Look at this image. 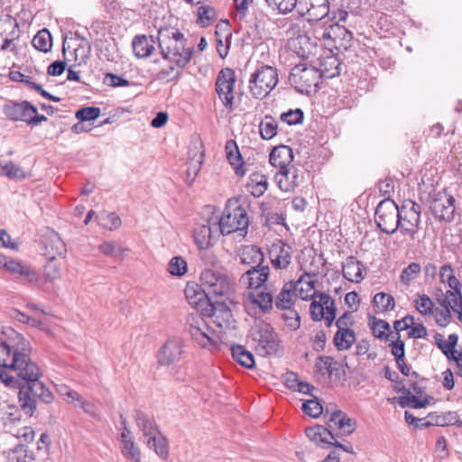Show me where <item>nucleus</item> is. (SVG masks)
<instances>
[{"instance_id":"nucleus-1","label":"nucleus","mask_w":462,"mask_h":462,"mask_svg":"<svg viewBox=\"0 0 462 462\" xmlns=\"http://www.w3.org/2000/svg\"><path fill=\"white\" fill-rule=\"evenodd\" d=\"M12 337H0V382L11 389H18V403L25 415L32 417L38 402L51 403V391L40 380L42 375L38 364L32 360L31 343L12 330Z\"/></svg>"},{"instance_id":"nucleus-2","label":"nucleus","mask_w":462,"mask_h":462,"mask_svg":"<svg viewBox=\"0 0 462 462\" xmlns=\"http://www.w3.org/2000/svg\"><path fill=\"white\" fill-rule=\"evenodd\" d=\"M158 46L162 58L182 69L190 60L194 46H187L184 34L172 27L161 28L157 35Z\"/></svg>"},{"instance_id":"nucleus-3","label":"nucleus","mask_w":462,"mask_h":462,"mask_svg":"<svg viewBox=\"0 0 462 462\" xmlns=\"http://www.w3.org/2000/svg\"><path fill=\"white\" fill-rule=\"evenodd\" d=\"M134 419L138 430L143 433V442L153 449L158 457L166 460L169 457V442L155 420L141 410L134 411Z\"/></svg>"},{"instance_id":"nucleus-4","label":"nucleus","mask_w":462,"mask_h":462,"mask_svg":"<svg viewBox=\"0 0 462 462\" xmlns=\"http://www.w3.org/2000/svg\"><path fill=\"white\" fill-rule=\"evenodd\" d=\"M185 329L190 338L202 348L213 350L218 346V337L206 319L199 313L187 316Z\"/></svg>"},{"instance_id":"nucleus-5","label":"nucleus","mask_w":462,"mask_h":462,"mask_svg":"<svg viewBox=\"0 0 462 462\" xmlns=\"http://www.w3.org/2000/svg\"><path fill=\"white\" fill-rule=\"evenodd\" d=\"M278 81L277 69L262 64L251 74L248 88L254 98L263 99L277 86Z\"/></svg>"},{"instance_id":"nucleus-6","label":"nucleus","mask_w":462,"mask_h":462,"mask_svg":"<svg viewBox=\"0 0 462 462\" xmlns=\"http://www.w3.org/2000/svg\"><path fill=\"white\" fill-rule=\"evenodd\" d=\"M217 224L219 233L223 236L236 231L244 232L245 236L249 226V218L246 210L241 205L227 204Z\"/></svg>"},{"instance_id":"nucleus-7","label":"nucleus","mask_w":462,"mask_h":462,"mask_svg":"<svg viewBox=\"0 0 462 462\" xmlns=\"http://www.w3.org/2000/svg\"><path fill=\"white\" fill-rule=\"evenodd\" d=\"M399 229L403 236L414 241L421 225V207L411 199H404L399 206Z\"/></svg>"},{"instance_id":"nucleus-8","label":"nucleus","mask_w":462,"mask_h":462,"mask_svg":"<svg viewBox=\"0 0 462 462\" xmlns=\"http://www.w3.org/2000/svg\"><path fill=\"white\" fill-rule=\"evenodd\" d=\"M319 69L305 63L295 65L289 75L288 80L295 90L301 94H310L319 83Z\"/></svg>"},{"instance_id":"nucleus-9","label":"nucleus","mask_w":462,"mask_h":462,"mask_svg":"<svg viewBox=\"0 0 462 462\" xmlns=\"http://www.w3.org/2000/svg\"><path fill=\"white\" fill-rule=\"evenodd\" d=\"M399 205L387 198L376 207L374 221L377 227L387 235H393L399 229Z\"/></svg>"},{"instance_id":"nucleus-10","label":"nucleus","mask_w":462,"mask_h":462,"mask_svg":"<svg viewBox=\"0 0 462 462\" xmlns=\"http://www.w3.org/2000/svg\"><path fill=\"white\" fill-rule=\"evenodd\" d=\"M236 79L235 70L224 68L218 72L215 83L217 97L229 112L234 110Z\"/></svg>"},{"instance_id":"nucleus-11","label":"nucleus","mask_w":462,"mask_h":462,"mask_svg":"<svg viewBox=\"0 0 462 462\" xmlns=\"http://www.w3.org/2000/svg\"><path fill=\"white\" fill-rule=\"evenodd\" d=\"M319 300L310 303V317L314 321L325 320L326 326L330 327L337 316L335 300L325 292H319Z\"/></svg>"},{"instance_id":"nucleus-12","label":"nucleus","mask_w":462,"mask_h":462,"mask_svg":"<svg viewBox=\"0 0 462 462\" xmlns=\"http://www.w3.org/2000/svg\"><path fill=\"white\" fill-rule=\"evenodd\" d=\"M255 348L261 356H272L277 353L280 341L277 334L269 324L260 326L253 332Z\"/></svg>"},{"instance_id":"nucleus-13","label":"nucleus","mask_w":462,"mask_h":462,"mask_svg":"<svg viewBox=\"0 0 462 462\" xmlns=\"http://www.w3.org/2000/svg\"><path fill=\"white\" fill-rule=\"evenodd\" d=\"M218 232L217 221L212 222V219L197 224L193 229V239L198 248L206 250L213 246L219 236Z\"/></svg>"},{"instance_id":"nucleus-14","label":"nucleus","mask_w":462,"mask_h":462,"mask_svg":"<svg viewBox=\"0 0 462 462\" xmlns=\"http://www.w3.org/2000/svg\"><path fill=\"white\" fill-rule=\"evenodd\" d=\"M20 37L19 24L10 15L0 16V51H16L14 42Z\"/></svg>"},{"instance_id":"nucleus-15","label":"nucleus","mask_w":462,"mask_h":462,"mask_svg":"<svg viewBox=\"0 0 462 462\" xmlns=\"http://www.w3.org/2000/svg\"><path fill=\"white\" fill-rule=\"evenodd\" d=\"M455 210V199L448 193H439L430 203V211L439 221L450 222L454 217Z\"/></svg>"},{"instance_id":"nucleus-16","label":"nucleus","mask_w":462,"mask_h":462,"mask_svg":"<svg viewBox=\"0 0 462 462\" xmlns=\"http://www.w3.org/2000/svg\"><path fill=\"white\" fill-rule=\"evenodd\" d=\"M3 113L11 121L27 124L30 114L36 113V106L29 101H7L3 106Z\"/></svg>"},{"instance_id":"nucleus-17","label":"nucleus","mask_w":462,"mask_h":462,"mask_svg":"<svg viewBox=\"0 0 462 462\" xmlns=\"http://www.w3.org/2000/svg\"><path fill=\"white\" fill-rule=\"evenodd\" d=\"M121 419L123 425L120 433L121 453L126 459L133 462H141V450L134 441L132 431L128 428L126 419L123 418V416H121Z\"/></svg>"},{"instance_id":"nucleus-18","label":"nucleus","mask_w":462,"mask_h":462,"mask_svg":"<svg viewBox=\"0 0 462 462\" xmlns=\"http://www.w3.org/2000/svg\"><path fill=\"white\" fill-rule=\"evenodd\" d=\"M291 246L282 241L271 245L268 250L269 258L273 268L284 270L291 263Z\"/></svg>"},{"instance_id":"nucleus-19","label":"nucleus","mask_w":462,"mask_h":462,"mask_svg":"<svg viewBox=\"0 0 462 462\" xmlns=\"http://www.w3.org/2000/svg\"><path fill=\"white\" fill-rule=\"evenodd\" d=\"M264 30V15H255L245 26L242 33V42L244 45L256 46L262 42Z\"/></svg>"},{"instance_id":"nucleus-20","label":"nucleus","mask_w":462,"mask_h":462,"mask_svg":"<svg viewBox=\"0 0 462 462\" xmlns=\"http://www.w3.org/2000/svg\"><path fill=\"white\" fill-rule=\"evenodd\" d=\"M182 343L180 338L168 339L158 353V362L161 365H170L179 361L182 356Z\"/></svg>"},{"instance_id":"nucleus-21","label":"nucleus","mask_w":462,"mask_h":462,"mask_svg":"<svg viewBox=\"0 0 462 462\" xmlns=\"http://www.w3.org/2000/svg\"><path fill=\"white\" fill-rule=\"evenodd\" d=\"M274 289L272 284L266 283L259 290L248 293V299L256 305L263 312L270 311L274 304Z\"/></svg>"},{"instance_id":"nucleus-22","label":"nucleus","mask_w":462,"mask_h":462,"mask_svg":"<svg viewBox=\"0 0 462 462\" xmlns=\"http://www.w3.org/2000/svg\"><path fill=\"white\" fill-rule=\"evenodd\" d=\"M270 275L268 265L259 268H249L240 278V282L247 285L250 289L259 290L265 285Z\"/></svg>"},{"instance_id":"nucleus-23","label":"nucleus","mask_w":462,"mask_h":462,"mask_svg":"<svg viewBox=\"0 0 462 462\" xmlns=\"http://www.w3.org/2000/svg\"><path fill=\"white\" fill-rule=\"evenodd\" d=\"M274 180L279 189L284 192L293 190L301 182L299 171L293 166L279 170L274 175Z\"/></svg>"},{"instance_id":"nucleus-24","label":"nucleus","mask_w":462,"mask_h":462,"mask_svg":"<svg viewBox=\"0 0 462 462\" xmlns=\"http://www.w3.org/2000/svg\"><path fill=\"white\" fill-rule=\"evenodd\" d=\"M325 418L328 422H333L344 436L351 435L356 430V420L347 417L346 413L340 410H335L329 412L328 409H327Z\"/></svg>"},{"instance_id":"nucleus-25","label":"nucleus","mask_w":462,"mask_h":462,"mask_svg":"<svg viewBox=\"0 0 462 462\" xmlns=\"http://www.w3.org/2000/svg\"><path fill=\"white\" fill-rule=\"evenodd\" d=\"M240 263L249 268H259L264 266V255L261 248L254 245L243 246L238 254Z\"/></svg>"},{"instance_id":"nucleus-26","label":"nucleus","mask_w":462,"mask_h":462,"mask_svg":"<svg viewBox=\"0 0 462 462\" xmlns=\"http://www.w3.org/2000/svg\"><path fill=\"white\" fill-rule=\"evenodd\" d=\"M297 282H288L284 283L281 291L274 300V305L278 310H289L297 300Z\"/></svg>"},{"instance_id":"nucleus-27","label":"nucleus","mask_w":462,"mask_h":462,"mask_svg":"<svg viewBox=\"0 0 462 462\" xmlns=\"http://www.w3.org/2000/svg\"><path fill=\"white\" fill-rule=\"evenodd\" d=\"M293 161V151L288 145L275 146L270 152L269 162L275 167L282 170L291 165Z\"/></svg>"},{"instance_id":"nucleus-28","label":"nucleus","mask_w":462,"mask_h":462,"mask_svg":"<svg viewBox=\"0 0 462 462\" xmlns=\"http://www.w3.org/2000/svg\"><path fill=\"white\" fill-rule=\"evenodd\" d=\"M305 434L310 441L322 448H330L332 440H335L334 434L321 425L306 428Z\"/></svg>"},{"instance_id":"nucleus-29","label":"nucleus","mask_w":462,"mask_h":462,"mask_svg":"<svg viewBox=\"0 0 462 462\" xmlns=\"http://www.w3.org/2000/svg\"><path fill=\"white\" fill-rule=\"evenodd\" d=\"M3 267L8 272L16 274L21 278H23L30 283H33L38 281L39 275L35 270L30 266L23 264L21 262L13 259H5V263H3Z\"/></svg>"},{"instance_id":"nucleus-30","label":"nucleus","mask_w":462,"mask_h":462,"mask_svg":"<svg viewBox=\"0 0 462 462\" xmlns=\"http://www.w3.org/2000/svg\"><path fill=\"white\" fill-rule=\"evenodd\" d=\"M363 263L354 256H348L342 263L343 277L349 282H360L363 279Z\"/></svg>"},{"instance_id":"nucleus-31","label":"nucleus","mask_w":462,"mask_h":462,"mask_svg":"<svg viewBox=\"0 0 462 462\" xmlns=\"http://www.w3.org/2000/svg\"><path fill=\"white\" fill-rule=\"evenodd\" d=\"M395 391L405 394L404 396H400L398 398V403L402 408L410 406L413 409H421L429 404L430 400L433 399V397L429 395H427L424 399H419L416 395H412L411 389L407 388L403 384L400 387H397Z\"/></svg>"},{"instance_id":"nucleus-32","label":"nucleus","mask_w":462,"mask_h":462,"mask_svg":"<svg viewBox=\"0 0 462 462\" xmlns=\"http://www.w3.org/2000/svg\"><path fill=\"white\" fill-rule=\"evenodd\" d=\"M225 149L226 152V158L229 163L233 166L236 174L241 177L244 176L246 172L245 169L244 168L245 162L236 141L228 140L226 143Z\"/></svg>"},{"instance_id":"nucleus-33","label":"nucleus","mask_w":462,"mask_h":462,"mask_svg":"<svg viewBox=\"0 0 462 462\" xmlns=\"http://www.w3.org/2000/svg\"><path fill=\"white\" fill-rule=\"evenodd\" d=\"M154 40L145 35H136L132 42L134 53L138 58L150 57L155 51Z\"/></svg>"},{"instance_id":"nucleus-34","label":"nucleus","mask_w":462,"mask_h":462,"mask_svg":"<svg viewBox=\"0 0 462 462\" xmlns=\"http://www.w3.org/2000/svg\"><path fill=\"white\" fill-rule=\"evenodd\" d=\"M306 5H309L307 15L310 21H320L330 14L328 0H308Z\"/></svg>"},{"instance_id":"nucleus-35","label":"nucleus","mask_w":462,"mask_h":462,"mask_svg":"<svg viewBox=\"0 0 462 462\" xmlns=\"http://www.w3.org/2000/svg\"><path fill=\"white\" fill-rule=\"evenodd\" d=\"M61 394L68 399L74 406L80 407L87 414L95 417L97 407L92 402L86 401L77 391L65 387Z\"/></svg>"},{"instance_id":"nucleus-36","label":"nucleus","mask_w":462,"mask_h":462,"mask_svg":"<svg viewBox=\"0 0 462 462\" xmlns=\"http://www.w3.org/2000/svg\"><path fill=\"white\" fill-rule=\"evenodd\" d=\"M212 317L217 327L224 329L236 328V321L233 317L231 310L226 306L214 308Z\"/></svg>"},{"instance_id":"nucleus-37","label":"nucleus","mask_w":462,"mask_h":462,"mask_svg":"<svg viewBox=\"0 0 462 462\" xmlns=\"http://www.w3.org/2000/svg\"><path fill=\"white\" fill-rule=\"evenodd\" d=\"M267 188L268 180L264 174L254 172L249 176L246 189L254 197H261L267 190Z\"/></svg>"},{"instance_id":"nucleus-38","label":"nucleus","mask_w":462,"mask_h":462,"mask_svg":"<svg viewBox=\"0 0 462 462\" xmlns=\"http://www.w3.org/2000/svg\"><path fill=\"white\" fill-rule=\"evenodd\" d=\"M320 69H319L320 78L325 77L332 79L340 73V62L334 55H328L320 59Z\"/></svg>"},{"instance_id":"nucleus-39","label":"nucleus","mask_w":462,"mask_h":462,"mask_svg":"<svg viewBox=\"0 0 462 462\" xmlns=\"http://www.w3.org/2000/svg\"><path fill=\"white\" fill-rule=\"evenodd\" d=\"M331 22L334 23L333 25L330 26V30L335 33L336 30L339 32V35L342 36L344 40H350L352 38V32L348 31L345 26H340L338 23L340 22H345L348 17V13L343 9H337V11L330 12L329 16H328Z\"/></svg>"},{"instance_id":"nucleus-40","label":"nucleus","mask_w":462,"mask_h":462,"mask_svg":"<svg viewBox=\"0 0 462 462\" xmlns=\"http://www.w3.org/2000/svg\"><path fill=\"white\" fill-rule=\"evenodd\" d=\"M368 326L373 335L381 340L388 339L393 335L390 324L383 319H376L374 316L369 317Z\"/></svg>"},{"instance_id":"nucleus-41","label":"nucleus","mask_w":462,"mask_h":462,"mask_svg":"<svg viewBox=\"0 0 462 462\" xmlns=\"http://www.w3.org/2000/svg\"><path fill=\"white\" fill-rule=\"evenodd\" d=\"M333 341L337 350H347L355 343L356 334L352 329H337Z\"/></svg>"},{"instance_id":"nucleus-42","label":"nucleus","mask_w":462,"mask_h":462,"mask_svg":"<svg viewBox=\"0 0 462 462\" xmlns=\"http://www.w3.org/2000/svg\"><path fill=\"white\" fill-rule=\"evenodd\" d=\"M33 459V453L24 445H16L10 448L6 456V462H30Z\"/></svg>"},{"instance_id":"nucleus-43","label":"nucleus","mask_w":462,"mask_h":462,"mask_svg":"<svg viewBox=\"0 0 462 462\" xmlns=\"http://www.w3.org/2000/svg\"><path fill=\"white\" fill-rule=\"evenodd\" d=\"M233 358L242 366L251 369L254 366V355L241 345H235L231 348Z\"/></svg>"},{"instance_id":"nucleus-44","label":"nucleus","mask_w":462,"mask_h":462,"mask_svg":"<svg viewBox=\"0 0 462 462\" xmlns=\"http://www.w3.org/2000/svg\"><path fill=\"white\" fill-rule=\"evenodd\" d=\"M32 46L44 53L50 51L52 47V38L47 29L40 30L32 40Z\"/></svg>"},{"instance_id":"nucleus-45","label":"nucleus","mask_w":462,"mask_h":462,"mask_svg":"<svg viewBox=\"0 0 462 462\" xmlns=\"http://www.w3.org/2000/svg\"><path fill=\"white\" fill-rule=\"evenodd\" d=\"M317 367L320 373L327 374L329 377L337 375L342 370L340 364L331 356H319Z\"/></svg>"},{"instance_id":"nucleus-46","label":"nucleus","mask_w":462,"mask_h":462,"mask_svg":"<svg viewBox=\"0 0 462 462\" xmlns=\"http://www.w3.org/2000/svg\"><path fill=\"white\" fill-rule=\"evenodd\" d=\"M278 125L272 116H265L259 125L261 137L270 140L277 134Z\"/></svg>"},{"instance_id":"nucleus-47","label":"nucleus","mask_w":462,"mask_h":462,"mask_svg":"<svg viewBox=\"0 0 462 462\" xmlns=\"http://www.w3.org/2000/svg\"><path fill=\"white\" fill-rule=\"evenodd\" d=\"M374 307L377 308L381 312H387L394 309V298L385 292H378L373 299Z\"/></svg>"},{"instance_id":"nucleus-48","label":"nucleus","mask_w":462,"mask_h":462,"mask_svg":"<svg viewBox=\"0 0 462 462\" xmlns=\"http://www.w3.org/2000/svg\"><path fill=\"white\" fill-rule=\"evenodd\" d=\"M98 224L108 230H116L120 227L122 221L115 212L103 211L97 216Z\"/></svg>"},{"instance_id":"nucleus-49","label":"nucleus","mask_w":462,"mask_h":462,"mask_svg":"<svg viewBox=\"0 0 462 462\" xmlns=\"http://www.w3.org/2000/svg\"><path fill=\"white\" fill-rule=\"evenodd\" d=\"M217 12L214 7L210 5H201L198 8V23L205 28L211 24L216 20Z\"/></svg>"},{"instance_id":"nucleus-50","label":"nucleus","mask_w":462,"mask_h":462,"mask_svg":"<svg viewBox=\"0 0 462 462\" xmlns=\"http://www.w3.org/2000/svg\"><path fill=\"white\" fill-rule=\"evenodd\" d=\"M168 271L172 276L180 277L188 271L187 262L181 256H174L169 262Z\"/></svg>"},{"instance_id":"nucleus-51","label":"nucleus","mask_w":462,"mask_h":462,"mask_svg":"<svg viewBox=\"0 0 462 462\" xmlns=\"http://www.w3.org/2000/svg\"><path fill=\"white\" fill-rule=\"evenodd\" d=\"M421 272V266L418 263H411L408 266H406L401 275L400 280L401 282L405 284L409 285L411 282L415 280Z\"/></svg>"},{"instance_id":"nucleus-52","label":"nucleus","mask_w":462,"mask_h":462,"mask_svg":"<svg viewBox=\"0 0 462 462\" xmlns=\"http://www.w3.org/2000/svg\"><path fill=\"white\" fill-rule=\"evenodd\" d=\"M230 289V284L227 279V276L225 274L217 282H216L212 287L208 288V291H204V294L207 297L211 296H224L226 295Z\"/></svg>"},{"instance_id":"nucleus-53","label":"nucleus","mask_w":462,"mask_h":462,"mask_svg":"<svg viewBox=\"0 0 462 462\" xmlns=\"http://www.w3.org/2000/svg\"><path fill=\"white\" fill-rule=\"evenodd\" d=\"M432 416L433 426L445 427L448 425H454L457 422V412L448 411L443 414H438L437 412H430Z\"/></svg>"},{"instance_id":"nucleus-54","label":"nucleus","mask_w":462,"mask_h":462,"mask_svg":"<svg viewBox=\"0 0 462 462\" xmlns=\"http://www.w3.org/2000/svg\"><path fill=\"white\" fill-rule=\"evenodd\" d=\"M282 122L289 125H296L301 124L304 119V113L300 108L290 109L281 115Z\"/></svg>"},{"instance_id":"nucleus-55","label":"nucleus","mask_w":462,"mask_h":462,"mask_svg":"<svg viewBox=\"0 0 462 462\" xmlns=\"http://www.w3.org/2000/svg\"><path fill=\"white\" fill-rule=\"evenodd\" d=\"M101 110L97 106H83L77 110L75 116L79 121L88 122L97 119Z\"/></svg>"},{"instance_id":"nucleus-56","label":"nucleus","mask_w":462,"mask_h":462,"mask_svg":"<svg viewBox=\"0 0 462 462\" xmlns=\"http://www.w3.org/2000/svg\"><path fill=\"white\" fill-rule=\"evenodd\" d=\"M298 0H265L268 6L276 8L279 13L287 14L296 7Z\"/></svg>"},{"instance_id":"nucleus-57","label":"nucleus","mask_w":462,"mask_h":462,"mask_svg":"<svg viewBox=\"0 0 462 462\" xmlns=\"http://www.w3.org/2000/svg\"><path fill=\"white\" fill-rule=\"evenodd\" d=\"M416 310L423 316H430L433 313L434 302L426 294L419 295L415 301Z\"/></svg>"},{"instance_id":"nucleus-58","label":"nucleus","mask_w":462,"mask_h":462,"mask_svg":"<svg viewBox=\"0 0 462 462\" xmlns=\"http://www.w3.org/2000/svg\"><path fill=\"white\" fill-rule=\"evenodd\" d=\"M224 275V273H221L211 269L204 270L200 274V281L202 282V285L205 287L204 291H207L208 288L212 287Z\"/></svg>"},{"instance_id":"nucleus-59","label":"nucleus","mask_w":462,"mask_h":462,"mask_svg":"<svg viewBox=\"0 0 462 462\" xmlns=\"http://www.w3.org/2000/svg\"><path fill=\"white\" fill-rule=\"evenodd\" d=\"M389 346L396 363L405 359V343L401 339L400 334L397 333L396 338L389 344Z\"/></svg>"},{"instance_id":"nucleus-60","label":"nucleus","mask_w":462,"mask_h":462,"mask_svg":"<svg viewBox=\"0 0 462 462\" xmlns=\"http://www.w3.org/2000/svg\"><path fill=\"white\" fill-rule=\"evenodd\" d=\"M43 274L45 281L47 282H52L60 278V270L54 256H51L48 263L44 265Z\"/></svg>"},{"instance_id":"nucleus-61","label":"nucleus","mask_w":462,"mask_h":462,"mask_svg":"<svg viewBox=\"0 0 462 462\" xmlns=\"http://www.w3.org/2000/svg\"><path fill=\"white\" fill-rule=\"evenodd\" d=\"M284 310L286 312L282 314V319L286 326L291 330H297L300 326V317L299 313L292 308Z\"/></svg>"},{"instance_id":"nucleus-62","label":"nucleus","mask_w":462,"mask_h":462,"mask_svg":"<svg viewBox=\"0 0 462 462\" xmlns=\"http://www.w3.org/2000/svg\"><path fill=\"white\" fill-rule=\"evenodd\" d=\"M303 411L312 418H318L323 412V406L318 400H308L302 404Z\"/></svg>"},{"instance_id":"nucleus-63","label":"nucleus","mask_w":462,"mask_h":462,"mask_svg":"<svg viewBox=\"0 0 462 462\" xmlns=\"http://www.w3.org/2000/svg\"><path fill=\"white\" fill-rule=\"evenodd\" d=\"M452 319V315L450 312V308L448 305H445L442 309H436L435 310V320L436 323L441 327H447Z\"/></svg>"},{"instance_id":"nucleus-64","label":"nucleus","mask_w":462,"mask_h":462,"mask_svg":"<svg viewBox=\"0 0 462 462\" xmlns=\"http://www.w3.org/2000/svg\"><path fill=\"white\" fill-rule=\"evenodd\" d=\"M5 172H4V176L9 178L10 180H23L26 178V175L23 169L14 164L13 162H9L5 163Z\"/></svg>"}]
</instances>
